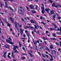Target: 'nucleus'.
I'll return each mask as SVG.
<instances>
[{
    "instance_id": "1",
    "label": "nucleus",
    "mask_w": 61,
    "mask_h": 61,
    "mask_svg": "<svg viewBox=\"0 0 61 61\" xmlns=\"http://www.w3.org/2000/svg\"><path fill=\"white\" fill-rule=\"evenodd\" d=\"M9 40H6V42H9V44H10L11 45H13V42H11V40H12V39L10 37H9Z\"/></svg>"
},
{
    "instance_id": "2",
    "label": "nucleus",
    "mask_w": 61,
    "mask_h": 61,
    "mask_svg": "<svg viewBox=\"0 0 61 61\" xmlns=\"http://www.w3.org/2000/svg\"><path fill=\"white\" fill-rule=\"evenodd\" d=\"M23 7H19L18 12L20 13V12H22L23 11Z\"/></svg>"
},
{
    "instance_id": "3",
    "label": "nucleus",
    "mask_w": 61,
    "mask_h": 61,
    "mask_svg": "<svg viewBox=\"0 0 61 61\" xmlns=\"http://www.w3.org/2000/svg\"><path fill=\"white\" fill-rule=\"evenodd\" d=\"M52 7L54 6L55 7H57V8H58V5H57V6H56L55 3H53L52 5Z\"/></svg>"
},
{
    "instance_id": "4",
    "label": "nucleus",
    "mask_w": 61,
    "mask_h": 61,
    "mask_svg": "<svg viewBox=\"0 0 61 61\" xmlns=\"http://www.w3.org/2000/svg\"><path fill=\"white\" fill-rule=\"evenodd\" d=\"M15 25L16 28L17 29V30L18 31V32H19V29L18 28L17 26V24H16V23H15Z\"/></svg>"
},
{
    "instance_id": "5",
    "label": "nucleus",
    "mask_w": 61,
    "mask_h": 61,
    "mask_svg": "<svg viewBox=\"0 0 61 61\" xmlns=\"http://www.w3.org/2000/svg\"><path fill=\"white\" fill-rule=\"evenodd\" d=\"M29 6L31 8V9H35L34 8V6L33 5H29Z\"/></svg>"
},
{
    "instance_id": "6",
    "label": "nucleus",
    "mask_w": 61,
    "mask_h": 61,
    "mask_svg": "<svg viewBox=\"0 0 61 61\" xmlns=\"http://www.w3.org/2000/svg\"><path fill=\"white\" fill-rule=\"evenodd\" d=\"M7 53V52H5L4 53V55L3 56V57H4L5 58L6 57V53Z\"/></svg>"
},
{
    "instance_id": "7",
    "label": "nucleus",
    "mask_w": 61,
    "mask_h": 61,
    "mask_svg": "<svg viewBox=\"0 0 61 61\" xmlns=\"http://www.w3.org/2000/svg\"><path fill=\"white\" fill-rule=\"evenodd\" d=\"M16 48H18V47L17 46H14L13 48V50L14 51L16 50Z\"/></svg>"
},
{
    "instance_id": "8",
    "label": "nucleus",
    "mask_w": 61,
    "mask_h": 61,
    "mask_svg": "<svg viewBox=\"0 0 61 61\" xmlns=\"http://www.w3.org/2000/svg\"><path fill=\"white\" fill-rule=\"evenodd\" d=\"M49 10H50V9L49 8L48 9H45V10L47 12V13H48L49 12Z\"/></svg>"
},
{
    "instance_id": "9",
    "label": "nucleus",
    "mask_w": 61,
    "mask_h": 61,
    "mask_svg": "<svg viewBox=\"0 0 61 61\" xmlns=\"http://www.w3.org/2000/svg\"><path fill=\"white\" fill-rule=\"evenodd\" d=\"M10 20L11 21L12 23H13V22H14V19L13 18H12L11 17H10Z\"/></svg>"
},
{
    "instance_id": "10",
    "label": "nucleus",
    "mask_w": 61,
    "mask_h": 61,
    "mask_svg": "<svg viewBox=\"0 0 61 61\" xmlns=\"http://www.w3.org/2000/svg\"><path fill=\"white\" fill-rule=\"evenodd\" d=\"M56 52L55 50H54L53 51L52 53L53 54H56Z\"/></svg>"
},
{
    "instance_id": "11",
    "label": "nucleus",
    "mask_w": 61,
    "mask_h": 61,
    "mask_svg": "<svg viewBox=\"0 0 61 61\" xmlns=\"http://www.w3.org/2000/svg\"><path fill=\"white\" fill-rule=\"evenodd\" d=\"M9 8L10 9V10H11V12H12L14 11V10H13V9H12V8L10 6L9 7Z\"/></svg>"
},
{
    "instance_id": "12",
    "label": "nucleus",
    "mask_w": 61,
    "mask_h": 61,
    "mask_svg": "<svg viewBox=\"0 0 61 61\" xmlns=\"http://www.w3.org/2000/svg\"><path fill=\"white\" fill-rule=\"evenodd\" d=\"M30 21L31 22V23H33V24L36 23V22L34 21L33 20H30Z\"/></svg>"
},
{
    "instance_id": "13",
    "label": "nucleus",
    "mask_w": 61,
    "mask_h": 61,
    "mask_svg": "<svg viewBox=\"0 0 61 61\" xmlns=\"http://www.w3.org/2000/svg\"><path fill=\"white\" fill-rule=\"evenodd\" d=\"M5 46V47L6 48H9V46H8L7 45H6Z\"/></svg>"
},
{
    "instance_id": "14",
    "label": "nucleus",
    "mask_w": 61,
    "mask_h": 61,
    "mask_svg": "<svg viewBox=\"0 0 61 61\" xmlns=\"http://www.w3.org/2000/svg\"><path fill=\"white\" fill-rule=\"evenodd\" d=\"M28 54L29 55H30V56H31V57H34V55H33L32 54H31V53H29Z\"/></svg>"
},
{
    "instance_id": "15",
    "label": "nucleus",
    "mask_w": 61,
    "mask_h": 61,
    "mask_svg": "<svg viewBox=\"0 0 61 61\" xmlns=\"http://www.w3.org/2000/svg\"><path fill=\"white\" fill-rule=\"evenodd\" d=\"M56 15H53L52 16V18L53 19V20H54L55 21V17H56Z\"/></svg>"
},
{
    "instance_id": "16",
    "label": "nucleus",
    "mask_w": 61,
    "mask_h": 61,
    "mask_svg": "<svg viewBox=\"0 0 61 61\" xmlns=\"http://www.w3.org/2000/svg\"><path fill=\"white\" fill-rule=\"evenodd\" d=\"M26 34L27 35L28 37V39H30V36H29V34H28V33H27Z\"/></svg>"
},
{
    "instance_id": "17",
    "label": "nucleus",
    "mask_w": 61,
    "mask_h": 61,
    "mask_svg": "<svg viewBox=\"0 0 61 61\" xmlns=\"http://www.w3.org/2000/svg\"><path fill=\"white\" fill-rule=\"evenodd\" d=\"M45 10H42L41 12L43 14H44L45 13Z\"/></svg>"
},
{
    "instance_id": "18",
    "label": "nucleus",
    "mask_w": 61,
    "mask_h": 61,
    "mask_svg": "<svg viewBox=\"0 0 61 61\" xmlns=\"http://www.w3.org/2000/svg\"><path fill=\"white\" fill-rule=\"evenodd\" d=\"M46 50H48V52H50V50L47 47H46Z\"/></svg>"
},
{
    "instance_id": "19",
    "label": "nucleus",
    "mask_w": 61,
    "mask_h": 61,
    "mask_svg": "<svg viewBox=\"0 0 61 61\" xmlns=\"http://www.w3.org/2000/svg\"><path fill=\"white\" fill-rule=\"evenodd\" d=\"M54 11L51 10L50 12V14H51V15L53 14H54Z\"/></svg>"
},
{
    "instance_id": "20",
    "label": "nucleus",
    "mask_w": 61,
    "mask_h": 61,
    "mask_svg": "<svg viewBox=\"0 0 61 61\" xmlns=\"http://www.w3.org/2000/svg\"><path fill=\"white\" fill-rule=\"evenodd\" d=\"M0 4L1 5L0 6L1 7H2V6H3L4 5V4L2 3H1V1H0Z\"/></svg>"
},
{
    "instance_id": "21",
    "label": "nucleus",
    "mask_w": 61,
    "mask_h": 61,
    "mask_svg": "<svg viewBox=\"0 0 61 61\" xmlns=\"http://www.w3.org/2000/svg\"><path fill=\"white\" fill-rule=\"evenodd\" d=\"M20 32H23L24 30V29H22L21 28H20Z\"/></svg>"
},
{
    "instance_id": "22",
    "label": "nucleus",
    "mask_w": 61,
    "mask_h": 61,
    "mask_svg": "<svg viewBox=\"0 0 61 61\" xmlns=\"http://www.w3.org/2000/svg\"><path fill=\"white\" fill-rule=\"evenodd\" d=\"M15 0H3L5 2V1H10L11 2H12V1H14Z\"/></svg>"
},
{
    "instance_id": "23",
    "label": "nucleus",
    "mask_w": 61,
    "mask_h": 61,
    "mask_svg": "<svg viewBox=\"0 0 61 61\" xmlns=\"http://www.w3.org/2000/svg\"><path fill=\"white\" fill-rule=\"evenodd\" d=\"M50 39H51V40H56V39L54 38H51Z\"/></svg>"
},
{
    "instance_id": "24",
    "label": "nucleus",
    "mask_w": 61,
    "mask_h": 61,
    "mask_svg": "<svg viewBox=\"0 0 61 61\" xmlns=\"http://www.w3.org/2000/svg\"><path fill=\"white\" fill-rule=\"evenodd\" d=\"M14 53H18L19 52H18V51H17V50H15L14 51Z\"/></svg>"
},
{
    "instance_id": "25",
    "label": "nucleus",
    "mask_w": 61,
    "mask_h": 61,
    "mask_svg": "<svg viewBox=\"0 0 61 61\" xmlns=\"http://www.w3.org/2000/svg\"><path fill=\"white\" fill-rule=\"evenodd\" d=\"M12 56L13 58L15 57V56H14V53H13V52H12Z\"/></svg>"
},
{
    "instance_id": "26",
    "label": "nucleus",
    "mask_w": 61,
    "mask_h": 61,
    "mask_svg": "<svg viewBox=\"0 0 61 61\" xmlns=\"http://www.w3.org/2000/svg\"><path fill=\"white\" fill-rule=\"evenodd\" d=\"M3 20L5 21V22L6 23H7V21H6V19H4Z\"/></svg>"
},
{
    "instance_id": "27",
    "label": "nucleus",
    "mask_w": 61,
    "mask_h": 61,
    "mask_svg": "<svg viewBox=\"0 0 61 61\" xmlns=\"http://www.w3.org/2000/svg\"><path fill=\"white\" fill-rule=\"evenodd\" d=\"M25 57H22L21 58V60H24L25 59Z\"/></svg>"
},
{
    "instance_id": "28",
    "label": "nucleus",
    "mask_w": 61,
    "mask_h": 61,
    "mask_svg": "<svg viewBox=\"0 0 61 61\" xmlns=\"http://www.w3.org/2000/svg\"><path fill=\"white\" fill-rule=\"evenodd\" d=\"M28 28H29V26H26V27H24V28L25 29Z\"/></svg>"
},
{
    "instance_id": "29",
    "label": "nucleus",
    "mask_w": 61,
    "mask_h": 61,
    "mask_svg": "<svg viewBox=\"0 0 61 61\" xmlns=\"http://www.w3.org/2000/svg\"><path fill=\"white\" fill-rule=\"evenodd\" d=\"M36 13V11H35V10H33L32 11V13Z\"/></svg>"
},
{
    "instance_id": "30",
    "label": "nucleus",
    "mask_w": 61,
    "mask_h": 61,
    "mask_svg": "<svg viewBox=\"0 0 61 61\" xmlns=\"http://www.w3.org/2000/svg\"><path fill=\"white\" fill-rule=\"evenodd\" d=\"M33 42L34 43V44L35 45V44H37V41H33Z\"/></svg>"
},
{
    "instance_id": "31",
    "label": "nucleus",
    "mask_w": 61,
    "mask_h": 61,
    "mask_svg": "<svg viewBox=\"0 0 61 61\" xmlns=\"http://www.w3.org/2000/svg\"><path fill=\"white\" fill-rule=\"evenodd\" d=\"M27 10H28V11H30V9H29V8L28 7H27L26 6V7Z\"/></svg>"
},
{
    "instance_id": "32",
    "label": "nucleus",
    "mask_w": 61,
    "mask_h": 61,
    "mask_svg": "<svg viewBox=\"0 0 61 61\" xmlns=\"http://www.w3.org/2000/svg\"><path fill=\"white\" fill-rule=\"evenodd\" d=\"M33 30H34V32H36V29L35 28H34Z\"/></svg>"
},
{
    "instance_id": "33",
    "label": "nucleus",
    "mask_w": 61,
    "mask_h": 61,
    "mask_svg": "<svg viewBox=\"0 0 61 61\" xmlns=\"http://www.w3.org/2000/svg\"><path fill=\"white\" fill-rule=\"evenodd\" d=\"M7 25H8V26L10 27V24L9 23H7Z\"/></svg>"
},
{
    "instance_id": "34",
    "label": "nucleus",
    "mask_w": 61,
    "mask_h": 61,
    "mask_svg": "<svg viewBox=\"0 0 61 61\" xmlns=\"http://www.w3.org/2000/svg\"><path fill=\"white\" fill-rule=\"evenodd\" d=\"M43 39H44V40H46V39H47V38H46L45 37H43Z\"/></svg>"
},
{
    "instance_id": "35",
    "label": "nucleus",
    "mask_w": 61,
    "mask_h": 61,
    "mask_svg": "<svg viewBox=\"0 0 61 61\" xmlns=\"http://www.w3.org/2000/svg\"><path fill=\"white\" fill-rule=\"evenodd\" d=\"M20 34L21 35H22V34H23V31H20Z\"/></svg>"
},
{
    "instance_id": "36",
    "label": "nucleus",
    "mask_w": 61,
    "mask_h": 61,
    "mask_svg": "<svg viewBox=\"0 0 61 61\" xmlns=\"http://www.w3.org/2000/svg\"><path fill=\"white\" fill-rule=\"evenodd\" d=\"M36 47L35 48V49L36 50L38 51V49L37 48V46H36Z\"/></svg>"
},
{
    "instance_id": "37",
    "label": "nucleus",
    "mask_w": 61,
    "mask_h": 61,
    "mask_svg": "<svg viewBox=\"0 0 61 61\" xmlns=\"http://www.w3.org/2000/svg\"><path fill=\"white\" fill-rule=\"evenodd\" d=\"M56 34H57L58 35H61V33H60L59 32H56Z\"/></svg>"
},
{
    "instance_id": "38",
    "label": "nucleus",
    "mask_w": 61,
    "mask_h": 61,
    "mask_svg": "<svg viewBox=\"0 0 61 61\" xmlns=\"http://www.w3.org/2000/svg\"><path fill=\"white\" fill-rule=\"evenodd\" d=\"M29 28H31L32 29H34V28H33V26H29Z\"/></svg>"
},
{
    "instance_id": "39",
    "label": "nucleus",
    "mask_w": 61,
    "mask_h": 61,
    "mask_svg": "<svg viewBox=\"0 0 61 61\" xmlns=\"http://www.w3.org/2000/svg\"><path fill=\"white\" fill-rule=\"evenodd\" d=\"M50 48H51V49H54V48L53 47H52V46H50Z\"/></svg>"
},
{
    "instance_id": "40",
    "label": "nucleus",
    "mask_w": 61,
    "mask_h": 61,
    "mask_svg": "<svg viewBox=\"0 0 61 61\" xmlns=\"http://www.w3.org/2000/svg\"><path fill=\"white\" fill-rule=\"evenodd\" d=\"M34 26L35 27V28L36 29H37V26H36V25H34Z\"/></svg>"
},
{
    "instance_id": "41",
    "label": "nucleus",
    "mask_w": 61,
    "mask_h": 61,
    "mask_svg": "<svg viewBox=\"0 0 61 61\" xmlns=\"http://www.w3.org/2000/svg\"><path fill=\"white\" fill-rule=\"evenodd\" d=\"M19 45L20 47H21V43H20L19 42Z\"/></svg>"
},
{
    "instance_id": "42",
    "label": "nucleus",
    "mask_w": 61,
    "mask_h": 61,
    "mask_svg": "<svg viewBox=\"0 0 61 61\" xmlns=\"http://www.w3.org/2000/svg\"><path fill=\"white\" fill-rule=\"evenodd\" d=\"M1 30H2V29H1V28L0 27V34H2V32H1Z\"/></svg>"
},
{
    "instance_id": "43",
    "label": "nucleus",
    "mask_w": 61,
    "mask_h": 61,
    "mask_svg": "<svg viewBox=\"0 0 61 61\" xmlns=\"http://www.w3.org/2000/svg\"><path fill=\"white\" fill-rule=\"evenodd\" d=\"M37 34H39V33H40V32H39V31H37V32H36Z\"/></svg>"
},
{
    "instance_id": "44",
    "label": "nucleus",
    "mask_w": 61,
    "mask_h": 61,
    "mask_svg": "<svg viewBox=\"0 0 61 61\" xmlns=\"http://www.w3.org/2000/svg\"><path fill=\"white\" fill-rule=\"evenodd\" d=\"M41 8L42 9V10H45V9H44V8L42 7H41Z\"/></svg>"
},
{
    "instance_id": "45",
    "label": "nucleus",
    "mask_w": 61,
    "mask_h": 61,
    "mask_svg": "<svg viewBox=\"0 0 61 61\" xmlns=\"http://www.w3.org/2000/svg\"><path fill=\"white\" fill-rule=\"evenodd\" d=\"M22 55H23V56H27V54H22Z\"/></svg>"
},
{
    "instance_id": "46",
    "label": "nucleus",
    "mask_w": 61,
    "mask_h": 61,
    "mask_svg": "<svg viewBox=\"0 0 61 61\" xmlns=\"http://www.w3.org/2000/svg\"><path fill=\"white\" fill-rule=\"evenodd\" d=\"M53 36L54 37H56V34H53Z\"/></svg>"
},
{
    "instance_id": "47",
    "label": "nucleus",
    "mask_w": 61,
    "mask_h": 61,
    "mask_svg": "<svg viewBox=\"0 0 61 61\" xmlns=\"http://www.w3.org/2000/svg\"><path fill=\"white\" fill-rule=\"evenodd\" d=\"M43 17H42V16H41L40 17V19H41V20H42V19H43Z\"/></svg>"
},
{
    "instance_id": "48",
    "label": "nucleus",
    "mask_w": 61,
    "mask_h": 61,
    "mask_svg": "<svg viewBox=\"0 0 61 61\" xmlns=\"http://www.w3.org/2000/svg\"><path fill=\"white\" fill-rule=\"evenodd\" d=\"M54 60V59H50V61H52L53 60Z\"/></svg>"
},
{
    "instance_id": "49",
    "label": "nucleus",
    "mask_w": 61,
    "mask_h": 61,
    "mask_svg": "<svg viewBox=\"0 0 61 61\" xmlns=\"http://www.w3.org/2000/svg\"><path fill=\"white\" fill-rule=\"evenodd\" d=\"M46 34H48V33H49V32L48 31H46Z\"/></svg>"
},
{
    "instance_id": "50",
    "label": "nucleus",
    "mask_w": 61,
    "mask_h": 61,
    "mask_svg": "<svg viewBox=\"0 0 61 61\" xmlns=\"http://www.w3.org/2000/svg\"><path fill=\"white\" fill-rule=\"evenodd\" d=\"M7 56H8V57H9V58H10V59H11V58L10 57V56H9V55H8Z\"/></svg>"
},
{
    "instance_id": "51",
    "label": "nucleus",
    "mask_w": 61,
    "mask_h": 61,
    "mask_svg": "<svg viewBox=\"0 0 61 61\" xmlns=\"http://www.w3.org/2000/svg\"><path fill=\"white\" fill-rule=\"evenodd\" d=\"M5 5H7V3H6V2H5Z\"/></svg>"
},
{
    "instance_id": "52",
    "label": "nucleus",
    "mask_w": 61,
    "mask_h": 61,
    "mask_svg": "<svg viewBox=\"0 0 61 61\" xmlns=\"http://www.w3.org/2000/svg\"><path fill=\"white\" fill-rule=\"evenodd\" d=\"M58 8H59L60 7H61V5H58Z\"/></svg>"
},
{
    "instance_id": "53",
    "label": "nucleus",
    "mask_w": 61,
    "mask_h": 61,
    "mask_svg": "<svg viewBox=\"0 0 61 61\" xmlns=\"http://www.w3.org/2000/svg\"><path fill=\"white\" fill-rule=\"evenodd\" d=\"M41 23L42 24H43V25H46V24L44 23L43 22H41Z\"/></svg>"
},
{
    "instance_id": "54",
    "label": "nucleus",
    "mask_w": 61,
    "mask_h": 61,
    "mask_svg": "<svg viewBox=\"0 0 61 61\" xmlns=\"http://www.w3.org/2000/svg\"><path fill=\"white\" fill-rule=\"evenodd\" d=\"M22 49H23V50H24V51H25V48L24 47H22Z\"/></svg>"
},
{
    "instance_id": "55",
    "label": "nucleus",
    "mask_w": 61,
    "mask_h": 61,
    "mask_svg": "<svg viewBox=\"0 0 61 61\" xmlns=\"http://www.w3.org/2000/svg\"><path fill=\"white\" fill-rule=\"evenodd\" d=\"M2 38H3V39L5 38V37H4V36H2Z\"/></svg>"
},
{
    "instance_id": "56",
    "label": "nucleus",
    "mask_w": 61,
    "mask_h": 61,
    "mask_svg": "<svg viewBox=\"0 0 61 61\" xmlns=\"http://www.w3.org/2000/svg\"><path fill=\"white\" fill-rule=\"evenodd\" d=\"M5 6L6 8H8V7L7 5H5Z\"/></svg>"
},
{
    "instance_id": "57",
    "label": "nucleus",
    "mask_w": 61,
    "mask_h": 61,
    "mask_svg": "<svg viewBox=\"0 0 61 61\" xmlns=\"http://www.w3.org/2000/svg\"><path fill=\"white\" fill-rule=\"evenodd\" d=\"M42 55L43 57H45V55H44V54H42Z\"/></svg>"
},
{
    "instance_id": "58",
    "label": "nucleus",
    "mask_w": 61,
    "mask_h": 61,
    "mask_svg": "<svg viewBox=\"0 0 61 61\" xmlns=\"http://www.w3.org/2000/svg\"><path fill=\"white\" fill-rule=\"evenodd\" d=\"M45 56H46L47 57V58L48 57V55H45Z\"/></svg>"
},
{
    "instance_id": "59",
    "label": "nucleus",
    "mask_w": 61,
    "mask_h": 61,
    "mask_svg": "<svg viewBox=\"0 0 61 61\" xmlns=\"http://www.w3.org/2000/svg\"><path fill=\"white\" fill-rule=\"evenodd\" d=\"M61 19V18L60 17H58V19Z\"/></svg>"
},
{
    "instance_id": "60",
    "label": "nucleus",
    "mask_w": 61,
    "mask_h": 61,
    "mask_svg": "<svg viewBox=\"0 0 61 61\" xmlns=\"http://www.w3.org/2000/svg\"><path fill=\"white\" fill-rule=\"evenodd\" d=\"M38 6H37L36 5V9H38Z\"/></svg>"
},
{
    "instance_id": "61",
    "label": "nucleus",
    "mask_w": 61,
    "mask_h": 61,
    "mask_svg": "<svg viewBox=\"0 0 61 61\" xmlns=\"http://www.w3.org/2000/svg\"><path fill=\"white\" fill-rule=\"evenodd\" d=\"M21 20L22 21H24V19L23 18H21Z\"/></svg>"
},
{
    "instance_id": "62",
    "label": "nucleus",
    "mask_w": 61,
    "mask_h": 61,
    "mask_svg": "<svg viewBox=\"0 0 61 61\" xmlns=\"http://www.w3.org/2000/svg\"><path fill=\"white\" fill-rule=\"evenodd\" d=\"M25 36H25V35L24 34L23 36V37H25Z\"/></svg>"
},
{
    "instance_id": "63",
    "label": "nucleus",
    "mask_w": 61,
    "mask_h": 61,
    "mask_svg": "<svg viewBox=\"0 0 61 61\" xmlns=\"http://www.w3.org/2000/svg\"><path fill=\"white\" fill-rule=\"evenodd\" d=\"M13 61H16V60H15L14 59H13Z\"/></svg>"
},
{
    "instance_id": "64",
    "label": "nucleus",
    "mask_w": 61,
    "mask_h": 61,
    "mask_svg": "<svg viewBox=\"0 0 61 61\" xmlns=\"http://www.w3.org/2000/svg\"><path fill=\"white\" fill-rule=\"evenodd\" d=\"M43 59V61H46V60L44 58Z\"/></svg>"
}]
</instances>
